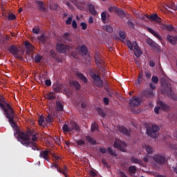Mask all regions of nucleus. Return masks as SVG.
Returning <instances> with one entry per match:
<instances>
[{
    "label": "nucleus",
    "mask_w": 177,
    "mask_h": 177,
    "mask_svg": "<svg viewBox=\"0 0 177 177\" xmlns=\"http://www.w3.org/2000/svg\"><path fill=\"white\" fill-rule=\"evenodd\" d=\"M68 53H70L71 56H72V57L74 59H77L78 57V53H77V51H70Z\"/></svg>",
    "instance_id": "nucleus-47"
},
{
    "label": "nucleus",
    "mask_w": 177,
    "mask_h": 177,
    "mask_svg": "<svg viewBox=\"0 0 177 177\" xmlns=\"http://www.w3.org/2000/svg\"><path fill=\"white\" fill-rule=\"evenodd\" d=\"M39 31H40V29H39V27L38 26H35L32 30V32H33V34H36V35H38V34H39Z\"/></svg>",
    "instance_id": "nucleus-45"
},
{
    "label": "nucleus",
    "mask_w": 177,
    "mask_h": 177,
    "mask_svg": "<svg viewBox=\"0 0 177 177\" xmlns=\"http://www.w3.org/2000/svg\"><path fill=\"white\" fill-rule=\"evenodd\" d=\"M90 75L93 80V84L95 86L100 88H103V80L99 75H97L95 72H91Z\"/></svg>",
    "instance_id": "nucleus-6"
},
{
    "label": "nucleus",
    "mask_w": 177,
    "mask_h": 177,
    "mask_svg": "<svg viewBox=\"0 0 177 177\" xmlns=\"http://www.w3.org/2000/svg\"><path fill=\"white\" fill-rule=\"evenodd\" d=\"M97 113L99 114V115H100V117H102V118H104V117H106V115H107L106 112H104V110H103V109H102L100 107L97 108Z\"/></svg>",
    "instance_id": "nucleus-32"
},
{
    "label": "nucleus",
    "mask_w": 177,
    "mask_h": 177,
    "mask_svg": "<svg viewBox=\"0 0 177 177\" xmlns=\"http://www.w3.org/2000/svg\"><path fill=\"white\" fill-rule=\"evenodd\" d=\"M158 131H160V127L156 124H152L151 127L147 129V134L150 138L156 139L158 136Z\"/></svg>",
    "instance_id": "nucleus-5"
},
{
    "label": "nucleus",
    "mask_w": 177,
    "mask_h": 177,
    "mask_svg": "<svg viewBox=\"0 0 177 177\" xmlns=\"http://www.w3.org/2000/svg\"><path fill=\"white\" fill-rule=\"evenodd\" d=\"M62 39L65 44H68V42H71V41H73V39H71V35L68 32L64 33Z\"/></svg>",
    "instance_id": "nucleus-19"
},
{
    "label": "nucleus",
    "mask_w": 177,
    "mask_h": 177,
    "mask_svg": "<svg viewBox=\"0 0 177 177\" xmlns=\"http://www.w3.org/2000/svg\"><path fill=\"white\" fill-rule=\"evenodd\" d=\"M9 13H10V12L6 10L4 8H1V15L3 17V19H6V17H8V15H9Z\"/></svg>",
    "instance_id": "nucleus-38"
},
{
    "label": "nucleus",
    "mask_w": 177,
    "mask_h": 177,
    "mask_svg": "<svg viewBox=\"0 0 177 177\" xmlns=\"http://www.w3.org/2000/svg\"><path fill=\"white\" fill-rule=\"evenodd\" d=\"M62 129L64 132H73V131H75V132L79 133L81 130V127H80V125L75 121H71L68 124H64L62 127Z\"/></svg>",
    "instance_id": "nucleus-3"
},
{
    "label": "nucleus",
    "mask_w": 177,
    "mask_h": 177,
    "mask_svg": "<svg viewBox=\"0 0 177 177\" xmlns=\"http://www.w3.org/2000/svg\"><path fill=\"white\" fill-rule=\"evenodd\" d=\"M36 5L38 6V9L40 12H46V8H45V3L41 0H37L35 1Z\"/></svg>",
    "instance_id": "nucleus-17"
},
{
    "label": "nucleus",
    "mask_w": 177,
    "mask_h": 177,
    "mask_svg": "<svg viewBox=\"0 0 177 177\" xmlns=\"http://www.w3.org/2000/svg\"><path fill=\"white\" fill-rule=\"evenodd\" d=\"M107 151L111 156H114V157H117V153H115V151L113 150L111 147L107 148Z\"/></svg>",
    "instance_id": "nucleus-40"
},
{
    "label": "nucleus",
    "mask_w": 177,
    "mask_h": 177,
    "mask_svg": "<svg viewBox=\"0 0 177 177\" xmlns=\"http://www.w3.org/2000/svg\"><path fill=\"white\" fill-rule=\"evenodd\" d=\"M50 156H52L55 160V161H57L59 160V156H56V153L55 151H53L52 149H48V150H44V151H41L39 153V157L40 158H43L46 161L49 162L50 160Z\"/></svg>",
    "instance_id": "nucleus-4"
},
{
    "label": "nucleus",
    "mask_w": 177,
    "mask_h": 177,
    "mask_svg": "<svg viewBox=\"0 0 177 177\" xmlns=\"http://www.w3.org/2000/svg\"><path fill=\"white\" fill-rule=\"evenodd\" d=\"M166 39L169 44L171 45H176L177 44V36H172L171 35H167Z\"/></svg>",
    "instance_id": "nucleus-16"
},
{
    "label": "nucleus",
    "mask_w": 177,
    "mask_h": 177,
    "mask_svg": "<svg viewBox=\"0 0 177 177\" xmlns=\"http://www.w3.org/2000/svg\"><path fill=\"white\" fill-rule=\"evenodd\" d=\"M161 93L162 95H171L172 93V88H171V84H163L161 86Z\"/></svg>",
    "instance_id": "nucleus-12"
},
{
    "label": "nucleus",
    "mask_w": 177,
    "mask_h": 177,
    "mask_svg": "<svg viewBox=\"0 0 177 177\" xmlns=\"http://www.w3.org/2000/svg\"><path fill=\"white\" fill-rule=\"evenodd\" d=\"M62 174L64 175L65 177H67V166H64V168L62 169Z\"/></svg>",
    "instance_id": "nucleus-61"
},
{
    "label": "nucleus",
    "mask_w": 177,
    "mask_h": 177,
    "mask_svg": "<svg viewBox=\"0 0 177 177\" xmlns=\"http://www.w3.org/2000/svg\"><path fill=\"white\" fill-rule=\"evenodd\" d=\"M71 84L74 86L76 91H80V89H81V84L80 82H78V81L73 80L71 82Z\"/></svg>",
    "instance_id": "nucleus-30"
},
{
    "label": "nucleus",
    "mask_w": 177,
    "mask_h": 177,
    "mask_svg": "<svg viewBox=\"0 0 177 177\" xmlns=\"http://www.w3.org/2000/svg\"><path fill=\"white\" fill-rule=\"evenodd\" d=\"M119 36L122 39H125V38H127V36H125V32L122 30L119 31Z\"/></svg>",
    "instance_id": "nucleus-51"
},
{
    "label": "nucleus",
    "mask_w": 177,
    "mask_h": 177,
    "mask_svg": "<svg viewBox=\"0 0 177 177\" xmlns=\"http://www.w3.org/2000/svg\"><path fill=\"white\" fill-rule=\"evenodd\" d=\"M143 82V71H141L138 74V77L137 79V83L142 84Z\"/></svg>",
    "instance_id": "nucleus-34"
},
{
    "label": "nucleus",
    "mask_w": 177,
    "mask_h": 177,
    "mask_svg": "<svg viewBox=\"0 0 177 177\" xmlns=\"http://www.w3.org/2000/svg\"><path fill=\"white\" fill-rule=\"evenodd\" d=\"M167 8L172 9V10H176V4L174 1H171L169 4L166 5Z\"/></svg>",
    "instance_id": "nucleus-37"
},
{
    "label": "nucleus",
    "mask_w": 177,
    "mask_h": 177,
    "mask_svg": "<svg viewBox=\"0 0 177 177\" xmlns=\"http://www.w3.org/2000/svg\"><path fill=\"white\" fill-rule=\"evenodd\" d=\"M80 52L81 55L83 56H86V55H88V48H86V45H82L80 47Z\"/></svg>",
    "instance_id": "nucleus-29"
},
{
    "label": "nucleus",
    "mask_w": 177,
    "mask_h": 177,
    "mask_svg": "<svg viewBox=\"0 0 177 177\" xmlns=\"http://www.w3.org/2000/svg\"><path fill=\"white\" fill-rule=\"evenodd\" d=\"M147 44L151 46V48H157V44L153 40L151 39V38H148L147 39Z\"/></svg>",
    "instance_id": "nucleus-28"
},
{
    "label": "nucleus",
    "mask_w": 177,
    "mask_h": 177,
    "mask_svg": "<svg viewBox=\"0 0 177 177\" xmlns=\"http://www.w3.org/2000/svg\"><path fill=\"white\" fill-rule=\"evenodd\" d=\"M101 20H102L103 23H106V20H107V12L104 11L102 12Z\"/></svg>",
    "instance_id": "nucleus-39"
},
{
    "label": "nucleus",
    "mask_w": 177,
    "mask_h": 177,
    "mask_svg": "<svg viewBox=\"0 0 177 177\" xmlns=\"http://www.w3.org/2000/svg\"><path fill=\"white\" fill-rule=\"evenodd\" d=\"M4 20H8V21H12L13 20H16V15L12 12H9L7 17L4 18Z\"/></svg>",
    "instance_id": "nucleus-27"
},
{
    "label": "nucleus",
    "mask_w": 177,
    "mask_h": 177,
    "mask_svg": "<svg viewBox=\"0 0 177 177\" xmlns=\"http://www.w3.org/2000/svg\"><path fill=\"white\" fill-rule=\"evenodd\" d=\"M15 136L17 137L18 142H20L25 147H31L32 150L39 151V148L37 147V133L32 130L26 132L18 131Z\"/></svg>",
    "instance_id": "nucleus-1"
},
{
    "label": "nucleus",
    "mask_w": 177,
    "mask_h": 177,
    "mask_svg": "<svg viewBox=\"0 0 177 177\" xmlns=\"http://www.w3.org/2000/svg\"><path fill=\"white\" fill-rule=\"evenodd\" d=\"M127 146H128V144H127V142L120 140L118 139H116L113 144V147H115V149H118V150H120V151H123L124 153L127 151Z\"/></svg>",
    "instance_id": "nucleus-8"
},
{
    "label": "nucleus",
    "mask_w": 177,
    "mask_h": 177,
    "mask_svg": "<svg viewBox=\"0 0 177 177\" xmlns=\"http://www.w3.org/2000/svg\"><path fill=\"white\" fill-rule=\"evenodd\" d=\"M166 30H167V31L172 32L174 31V26L172 25H166Z\"/></svg>",
    "instance_id": "nucleus-58"
},
{
    "label": "nucleus",
    "mask_w": 177,
    "mask_h": 177,
    "mask_svg": "<svg viewBox=\"0 0 177 177\" xmlns=\"http://www.w3.org/2000/svg\"><path fill=\"white\" fill-rule=\"evenodd\" d=\"M169 96H171L172 100H174V102H177V95L174 94V93H172L171 94H169Z\"/></svg>",
    "instance_id": "nucleus-55"
},
{
    "label": "nucleus",
    "mask_w": 177,
    "mask_h": 177,
    "mask_svg": "<svg viewBox=\"0 0 177 177\" xmlns=\"http://www.w3.org/2000/svg\"><path fill=\"white\" fill-rule=\"evenodd\" d=\"M45 85L46 86H50L52 85V82L50 81V80H45Z\"/></svg>",
    "instance_id": "nucleus-64"
},
{
    "label": "nucleus",
    "mask_w": 177,
    "mask_h": 177,
    "mask_svg": "<svg viewBox=\"0 0 177 177\" xmlns=\"http://www.w3.org/2000/svg\"><path fill=\"white\" fill-rule=\"evenodd\" d=\"M145 77L148 79H150L151 78V72L149 71H146L145 72Z\"/></svg>",
    "instance_id": "nucleus-59"
},
{
    "label": "nucleus",
    "mask_w": 177,
    "mask_h": 177,
    "mask_svg": "<svg viewBox=\"0 0 177 177\" xmlns=\"http://www.w3.org/2000/svg\"><path fill=\"white\" fill-rule=\"evenodd\" d=\"M159 107H160V109L163 111H169V109L171 107L167 104L164 103L162 101L159 102Z\"/></svg>",
    "instance_id": "nucleus-20"
},
{
    "label": "nucleus",
    "mask_w": 177,
    "mask_h": 177,
    "mask_svg": "<svg viewBox=\"0 0 177 177\" xmlns=\"http://www.w3.org/2000/svg\"><path fill=\"white\" fill-rule=\"evenodd\" d=\"M44 121H46V122H52V116H50V115L48 114L45 118Z\"/></svg>",
    "instance_id": "nucleus-56"
},
{
    "label": "nucleus",
    "mask_w": 177,
    "mask_h": 177,
    "mask_svg": "<svg viewBox=\"0 0 177 177\" xmlns=\"http://www.w3.org/2000/svg\"><path fill=\"white\" fill-rule=\"evenodd\" d=\"M76 76L77 77V78L81 80V81H82L84 84L88 83V78H86V77H85V75H84V74H82L80 71L76 72Z\"/></svg>",
    "instance_id": "nucleus-21"
},
{
    "label": "nucleus",
    "mask_w": 177,
    "mask_h": 177,
    "mask_svg": "<svg viewBox=\"0 0 177 177\" xmlns=\"http://www.w3.org/2000/svg\"><path fill=\"white\" fill-rule=\"evenodd\" d=\"M131 161L132 164H139L140 165H142L143 164L140 159L136 158L135 157H131Z\"/></svg>",
    "instance_id": "nucleus-33"
},
{
    "label": "nucleus",
    "mask_w": 177,
    "mask_h": 177,
    "mask_svg": "<svg viewBox=\"0 0 177 177\" xmlns=\"http://www.w3.org/2000/svg\"><path fill=\"white\" fill-rule=\"evenodd\" d=\"M88 11L90 12L91 15H93V16H96L97 15V11H96L95 6L93 4H88Z\"/></svg>",
    "instance_id": "nucleus-23"
},
{
    "label": "nucleus",
    "mask_w": 177,
    "mask_h": 177,
    "mask_svg": "<svg viewBox=\"0 0 177 177\" xmlns=\"http://www.w3.org/2000/svg\"><path fill=\"white\" fill-rule=\"evenodd\" d=\"M57 50L59 53H67L73 50V45H66L63 43L57 45Z\"/></svg>",
    "instance_id": "nucleus-7"
},
{
    "label": "nucleus",
    "mask_w": 177,
    "mask_h": 177,
    "mask_svg": "<svg viewBox=\"0 0 177 177\" xmlns=\"http://www.w3.org/2000/svg\"><path fill=\"white\" fill-rule=\"evenodd\" d=\"M8 50L10 52V53H12V55L14 56V57H15V59H20V54H19V48H17V46H15V45H11L9 48Z\"/></svg>",
    "instance_id": "nucleus-11"
},
{
    "label": "nucleus",
    "mask_w": 177,
    "mask_h": 177,
    "mask_svg": "<svg viewBox=\"0 0 177 177\" xmlns=\"http://www.w3.org/2000/svg\"><path fill=\"white\" fill-rule=\"evenodd\" d=\"M84 138L86 139V142H88V143H89L92 146H96V145L97 144L95 140L90 136H86Z\"/></svg>",
    "instance_id": "nucleus-22"
},
{
    "label": "nucleus",
    "mask_w": 177,
    "mask_h": 177,
    "mask_svg": "<svg viewBox=\"0 0 177 177\" xmlns=\"http://www.w3.org/2000/svg\"><path fill=\"white\" fill-rule=\"evenodd\" d=\"M56 109L57 111H63V110H64V106H63V103H62L60 101H57Z\"/></svg>",
    "instance_id": "nucleus-26"
},
{
    "label": "nucleus",
    "mask_w": 177,
    "mask_h": 177,
    "mask_svg": "<svg viewBox=\"0 0 177 177\" xmlns=\"http://www.w3.org/2000/svg\"><path fill=\"white\" fill-rule=\"evenodd\" d=\"M153 161L156 162V164H158V165H165V162H167V158L164 155L160 154H156L153 157Z\"/></svg>",
    "instance_id": "nucleus-9"
},
{
    "label": "nucleus",
    "mask_w": 177,
    "mask_h": 177,
    "mask_svg": "<svg viewBox=\"0 0 177 177\" xmlns=\"http://www.w3.org/2000/svg\"><path fill=\"white\" fill-rule=\"evenodd\" d=\"M145 17L149 20H151V21H156V23H161V20H162V19L158 17V15L157 14H152L151 15H149L147 14L143 15L142 17V19L145 20Z\"/></svg>",
    "instance_id": "nucleus-10"
},
{
    "label": "nucleus",
    "mask_w": 177,
    "mask_h": 177,
    "mask_svg": "<svg viewBox=\"0 0 177 177\" xmlns=\"http://www.w3.org/2000/svg\"><path fill=\"white\" fill-rule=\"evenodd\" d=\"M25 46L26 49H28V50H29L30 52L34 50V46H32V44H31V43H30V41H26L25 43Z\"/></svg>",
    "instance_id": "nucleus-36"
},
{
    "label": "nucleus",
    "mask_w": 177,
    "mask_h": 177,
    "mask_svg": "<svg viewBox=\"0 0 177 177\" xmlns=\"http://www.w3.org/2000/svg\"><path fill=\"white\" fill-rule=\"evenodd\" d=\"M140 99H139V97L133 96L132 97V99L130 100L129 104L131 107H139L140 106Z\"/></svg>",
    "instance_id": "nucleus-14"
},
{
    "label": "nucleus",
    "mask_w": 177,
    "mask_h": 177,
    "mask_svg": "<svg viewBox=\"0 0 177 177\" xmlns=\"http://www.w3.org/2000/svg\"><path fill=\"white\" fill-rule=\"evenodd\" d=\"M116 15L120 17V19H124L127 16V14L122 9L118 8V10H116Z\"/></svg>",
    "instance_id": "nucleus-24"
},
{
    "label": "nucleus",
    "mask_w": 177,
    "mask_h": 177,
    "mask_svg": "<svg viewBox=\"0 0 177 177\" xmlns=\"http://www.w3.org/2000/svg\"><path fill=\"white\" fill-rule=\"evenodd\" d=\"M39 40L42 44H45L46 42V36H45L44 34L40 37Z\"/></svg>",
    "instance_id": "nucleus-53"
},
{
    "label": "nucleus",
    "mask_w": 177,
    "mask_h": 177,
    "mask_svg": "<svg viewBox=\"0 0 177 177\" xmlns=\"http://www.w3.org/2000/svg\"><path fill=\"white\" fill-rule=\"evenodd\" d=\"M118 131L122 135H124L125 136H131V131L128 130L127 127L124 126H118Z\"/></svg>",
    "instance_id": "nucleus-15"
},
{
    "label": "nucleus",
    "mask_w": 177,
    "mask_h": 177,
    "mask_svg": "<svg viewBox=\"0 0 177 177\" xmlns=\"http://www.w3.org/2000/svg\"><path fill=\"white\" fill-rule=\"evenodd\" d=\"M142 95L147 99H153L156 95V92L151 88H147L143 91Z\"/></svg>",
    "instance_id": "nucleus-13"
},
{
    "label": "nucleus",
    "mask_w": 177,
    "mask_h": 177,
    "mask_svg": "<svg viewBox=\"0 0 177 177\" xmlns=\"http://www.w3.org/2000/svg\"><path fill=\"white\" fill-rule=\"evenodd\" d=\"M133 52L136 57H138V58L140 57V56L143 55V52L140 50V49L139 48V46L135 47V48L133 49Z\"/></svg>",
    "instance_id": "nucleus-25"
},
{
    "label": "nucleus",
    "mask_w": 177,
    "mask_h": 177,
    "mask_svg": "<svg viewBox=\"0 0 177 177\" xmlns=\"http://www.w3.org/2000/svg\"><path fill=\"white\" fill-rule=\"evenodd\" d=\"M105 31H106L107 32L111 33L113 32V28H111V26H107L105 28Z\"/></svg>",
    "instance_id": "nucleus-57"
},
{
    "label": "nucleus",
    "mask_w": 177,
    "mask_h": 177,
    "mask_svg": "<svg viewBox=\"0 0 177 177\" xmlns=\"http://www.w3.org/2000/svg\"><path fill=\"white\" fill-rule=\"evenodd\" d=\"M43 77H44V74H42V75H38L39 80V84H41V85H44V83L46 81L45 79Z\"/></svg>",
    "instance_id": "nucleus-46"
},
{
    "label": "nucleus",
    "mask_w": 177,
    "mask_h": 177,
    "mask_svg": "<svg viewBox=\"0 0 177 177\" xmlns=\"http://www.w3.org/2000/svg\"><path fill=\"white\" fill-rule=\"evenodd\" d=\"M151 81L154 84H158V77L157 76H153L151 77Z\"/></svg>",
    "instance_id": "nucleus-54"
},
{
    "label": "nucleus",
    "mask_w": 177,
    "mask_h": 177,
    "mask_svg": "<svg viewBox=\"0 0 177 177\" xmlns=\"http://www.w3.org/2000/svg\"><path fill=\"white\" fill-rule=\"evenodd\" d=\"M118 9V7L113 6H110L108 8V10L109 12H110L111 13H113V12H115V13L117 12V10Z\"/></svg>",
    "instance_id": "nucleus-41"
},
{
    "label": "nucleus",
    "mask_w": 177,
    "mask_h": 177,
    "mask_svg": "<svg viewBox=\"0 0 177 177\" xmlns=\"http://www.w3.org/2000/svg\"><path fill=\"white\" fill-rule=\"evenodd\" d=\"M103 102H104V104H105L106 106H109V103H110V101H109V98H107V97H104L103 98Z\"/></svg>",
    "instance_id": "nucleus-60"
},
{
    "label": "nucleus",
    "mask_w": 177,
    "mask_h": 177,
    "mask_svg": "<svg viewBox=\"0 0 177 177\" xmlns=\"http://www.w3.org/2000/svg\"><path fill=\"white\" fill-rule=\"evenodd\" d=\"M96 128H97V124H96V123L91 124V132H95V131H96Z\"/></svg>",
    "instance_id": "nucleus-62"
},
{
    "label": "nucleus",
    "mask_w": 177,
    "mask_h": 177,
    "mask_svg": "<svg viewBox=\"0 0 177 177\" xmlns=\"http://www.w3.org/2000/svg\"><path fill=\"white\" fill-rule=\"evenodd\" d=\"M127 45L128 48L130 49V50H133V46L132 45V43L131 42V41L128 40L127 41Z\"/></svg>",
    "instance_id": "nucleus-52"
},
{
    "label": "nucleus",
    "mask_w": 177,
    "mask_h": 177,
    "mask_svg": "<svg viewBox=\"0 0 177 177\" xmlns=\"http://www.w3.org/2000/svg\"><path fill=\"white\" fill-rule=\"evenodd\" d=\"M80 26L82 27V30H86V28H88V25L84 22H82L80 24Z\"/></svg>",
    "instance_id": "nucleus-63"
},
{
    "label": "nucleus",
    "mask_w": 177,
    "mask_h": 177,
    "mask_svg": "<svg viewBox=\"0 0 177 177\" xmlns=\"http://www.w3.org/2000/svg\"><path fill=\"white\" fill-rule=\"evenodd\" d=\"M0 107L3 109V113L8 120L10 125L12 128H17V123L15 121L16 113L15 109L6 102V99L0 95Z\"/></svg>",
    "instance_id": "nucleus-2"
},
{
    "label": "nucleus",
    "mask_w": 177,
    "mask_h": 177,
    "mask_svg": "<svg viewBox=\"0 0 177 177\" xmlns=\"http://www.w3.org/2000/svg\"><path fill=\"white\" fill-rule=\"evenodd\" d=\"M146 151L149 154H153V148L150 145L146 146Z\"/></svg>",
    "instance_id": "nucleus-48"
},
{
    "label": "nucleus",
    "mask_w": 177,
    "mask_h": 177,
    "mask_svg": "<svg viewBox=\"0 0 177 177\" xmlns=\"http://www.w3.org/2000/svg\"><path fill=\"white\" fill-rule=\"evenodd\" d=\"M96 64H100V54L96 53L94 56Z\"/></svg>",
    "instance_id": "nucleus-43"
},
{
    "label": "nucleus",
    "mask_w": 177,
    "mask_h": 177,
    "mask_svg": "<svg viewBox=\"0 0 177 177\" xmlns=\"http://www.w3.org/2000/svg\"><path fill=\"white\" fill-rule=\"evenodd\" d=\"M147 31L150 32V34H152L153 37H156V38H158L159 41H162V37L158 34V32H156V30H153L151 28H147Z\"/></svg>",
    "instance_id": "nucleus-18"
},
{
    "label": "nucleus",
    "mask_w": 177,
    "mask_h": 177,
    "mask_svg": "<svg viewBox=\"0 0 177 177\" xmlns=\"http://www.w3.org/2000/svg\"><path fill=\"white\" fill-rule=\"evenodd\" d=\"M76 145L77 146H85V141L82 140H76Z\"/></svg>",
    "instance_id": "nucleus-49"
},
{
    "label": "nucleus",
    "mask_w": 177,
    "mask_h": 177,
    "mask_svg": "<svg viewBox=\"0 0 177 177\" xmlns=\"http://www.w3.org/2000/svg\"><path fill=\"white\" fill-rule=\"evenodd\" d=\"M53 89L55 93H59L62 92V86H60L59 84H57L53 86Z\"/></svg>",
    "instance_id": "nucleus-31"
},
{
    "label": "nucleus",
    "mask_w": 177,
    "mask_h": 177,
    "mask_svg": "<svg viewBox=\"0 0 177 177\" xmlns=\"http://www.w3.org/2000/svg\"><path fill=\"white\" fill-rule=\"evenodd\" d=\"M42 60V56L37 54L35 56V63H39Z\"/></svg>",
    "instance_id": "nucleus-44"
},
{
    "label": "nucleus",
    "mask_w": 177,
    "mask_h": 177,
    "mask_svg": "<svg viewBox=\"0 0 177 177\" xmlns=\"http://www.w3.org/2000/svg\"><path fill=\"white\" fill-rule=\"evenodd\" d=\"M136 171H137V169H136V166L135 165H133V166H130L129 167V171L130 172V174H136Z\"/></svg>",
    "instance_id": "nucleus-42"
},
{
    "label": "nucleus",
    "mask_w": 177,
    "mask_h": 177,
    "mask_svg": "<svg viewBox=\"0 0 177 177\" xmlns=\"http://www.w3.org/2000/svg\"><path fill=\"white\" fill-rule=\"evenodd\" d=\"M47 99L48 100H55L56 99V95H55V93L50 91L47 94Z\"/></svg>",
    "instance_id": "nucleus-35"
},
{
    "label": "nucleus",
    "mask_w": 177,
    "mask_h": 177,
    "mask_svg": "<svg viewBox=\"0 0 177 177\" xmlns=\"http://www.w3.org/2000/svg\"><path fill=\"white\" fill-rule=\"evenodd\" d=\"M44 121H45V117L40 115L39 118V124L42 125Z\"/></svg>",
    "instance_id": "nucleus-50"
}]
</instances>
